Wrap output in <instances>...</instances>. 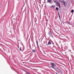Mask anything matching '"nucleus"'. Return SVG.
<instances>
[{
  "mask_svg": "<svg viewBox=\"0 0 74 74\" xmlns=\"http://www.w3.org/2000/svg\"><path fill=\"white\" fill-rule=\"evenodd\" d=\"M51 42H52V44L53 45H54V43L52 41H51L50 40H49L48 43L47 44V43H46V45H51L52 44V43Z\"/></svg>",
  "mask_w": 74,
  "mask_h": 74,
  "instance_id": "1",
  "label": "nucleus"
},
{
  "mask_svg": "<svg viewBox=\"0 0 74 74\" xmlns=\"http://www.w3.org/2000/svg\"><path fill=\"white\" fill-rule=\"evenodd\" d=\"M50 64H51V66H56V64H55L53 63H52V62Z\"/></svg>",
  "mask_w": 74,
  "mask_h": 74,
  "instance_id": "2",
  "label": "nucleus"
},
{
  "mask_svg": "<svg viewBox=\"0 0 74 74\" xmlns=\"http://www.w3.org/2000/svg\"><path fill=\"white\" fill-rule=\"evenodd\" d=\"M56 4H58L59 7V8H60V3L59 2H56Z\"/></svg>",
  "mask_w": 74,
  "mask_h": 74,
  "instance_id": "3",
  "label": "nucleus"
},
{
  "mask_svg": "<svg viewBox=\"0 0 74 74\" xmlns=\"http://www.w3.org/2000/svg\"><path fill=\"white\" fill-rule=\"evenodd\" d=\"M63 4H64V7H66V2L64 1H62Z\"/></svg>",
  "mask_w": 74,
  "mask_h": 74,
  "instance_id": "4",
  "label": "nucleus"
},
{
  "mask_svg": "<svg viewBox=\"0 0 74 74\" xmlns=\"http://www.w3.org/2000/svg\"><path fill=\"white\" fill-rule=\"evenodd\" d=\"M52 2V0H48L47 2L49 3H51Z\"/></svg>",
  "mask_w": 74,
  "mask_h": 74,
  "instance_id": "5",
  "label": "nucleus"
},
{
  "mask_svg": "<svg viewBox=\"0 0 74 74\" xmlns=\"http://www.w3.org/2000/svg\"><path fill=\"white\" fill-rule=\"evenodd\" d=\"M32 52H33V53H36V50H32Z\"/></svg>",
  "mask_w": 74,
  "mask_h": 74,
  "instance_id": "6",
  "label": "nucleus"
},
{
  "mask_svg": "<svg viewBox=\"0 0 74 74\" xmlns=\"http://www.w3.org/2000/svg\"><path fill=\"white\" fill-rule=\"evenodd\" d=\"M50 67H51V68H52L53 69H56V68H55V67L53 66H50Z\"/></svg>",
  "mask_w": 74,
  "mask_h": 74,
  "instance_id": "7",
  "label": "nucleus"
},
{
  "mask_svg": "<svg viewBox=\"0 0 74 74\" xmlns=\"http://www.w3.org/2000/svg\"><path fill=\"white\" fill-rule=\"evenodd\" d=\"M36 42L37 47H38V42L37 41H36Z\"/></svg>",
  "mask_w": 74,
  "mask_h": 74,
  "instance_id": "8",
  "label": "nucleus"
},
{
  "mask_svg": "<svg viewBox=\"0 0 74 74\" xmlns=\"http://www.w3.org/2000/svg\"><path fill=\"white\" fill-rule=\"evenodd\" d=\"M58 15H59V18L60 19H60V14H59V12L58 13Z\"/></svg>",
  "mask_w": 74,
  "mask_h": 74,
  "instance_id": "9",
  "label": "nucleus"
},
{
  "mask_svg": "<svg viewBox=\"0 0 74 74\" xmlns=\"http://www.w3.org/2000/svg\"><path fill=\"white\" fill-rule=\"evenodd\" d=\"M49 34L50 36L51 34H52V33L51 32H49V33H48Z\"/></svg>",
  "mask_w": 74,
  "mask_h": 74,
  "instance_id": "10",
  "label": "nucleus"
},
{
  "mask_svg": "<svg viewBox=\"0 0 74 74\" xmlns=\"http://www.w3.org/2000/svg\"><path fill=\"white\" fill-rule=\"evenodd\" d=\"M68 23V24H69V25H72V24H71V23H70V22H68V23Z\"/></svg>",
  "mask_w": 74,
  "mask_h": 74,
  "instance_id": "11",
  "label": "nucleus"
},
{
  "mask_svg": "<svg viewBox=\"0 0 74 74\" xmlns=\"http://www.w3.org/2000/svg\"><path fill=\"white\" fill-rule=\"evenodd\" d=\"M56 69H57L58 71H60V69L58 67H57V69L56 68Z\"/></svg>",
  "mask_w": 74,
  "mask_h": 74,
  "instance_id": "12",
  "label": "nucleus"
},
{
  "mask_svg": "<svg viewBox=\"0 0 74 74\" xmlns=\"http://www.w3.org/2000/svg\"><path fill=\"white\" fill-rule=\"evenodd\" d=\"M71 13H73V12H74V10H71Z\"/></svg>",
  "mask_w": 74,
  "mask_h": 74,
  "instance_id": "13",
  "label": "nucleus"
},
{
  "mask_svg": "<svg viewBox=\"0 0 74 74\" xmlns=\"http://www.w3.org/2000/svg\"><path fill=\"white\" fill-rule=\"evenodd\" d=\"M56 10H57V11H58V10H59V8L58 7H56Z\"/></svg>",
  "mask_w": 74,
  "mask_h": 74,
  "instance_id": "14",
  "label": "nucleus"
},
{
  "mask_svg": "<svg viewBox=\"0 0 74 74\" xmlns=\"http://www.w3.org/2000/svg\"><path fill=\"white\" fill-rule=\"evenodd\" d=\"M50 36H51V37H52V38H53V35H52V34H51V35Z\"/></svg>",
  "mask_w": 74,
  "mask_h": 74,
  "instance_id": "15",
  "label": "nucleus"
},
{
  "mask_svg": "<svg viewBox=\"0 0 74 74\" xmlns=\"http://www.w3.org/2000/svg\"><path fill=\"white\" fill-rule=\"evenodd\" d=\"M20 51H22V49L21 48V47H20L19 49Z\"/></svg>",
  "mask_w": 74,
  "mask_h": 74,
  "instance_id": "16",
  "label": "nucleus"
},
{
  "mask_svg": "<svg viewBox=\"0 0 74 74\" xmlns=\"http://www.w3.org/2000/svg\"><path fill=\"white\" fill-rule=\"evenodd\" d=\"M51 7H52V8H54V7H55V6L53 5H52Z\"/></svg>",
  "mask_w": 74,
  "mask_h": 74,
  "instance_id": "17",
  "label": "nucleus"
},
{
  "mask_svg": "<svg viewBox=\"0 0 74 74\" xmlns=\"http://www.w3.org/2000/svg\"><path fill=\"white\" fill-rule=\"evenodd\" d=\"M54 3H56V0H54Z\"/></svg>",
  "mask_w": 74,
  "mask_h": 74,
  "instance_id": "18",
  "label": "nucleus"
},
{
  "mask_svg": "<svg viewBox=\"0 0 74 74\" xmlns=\"http://www.w3.org/2000/svg\"><path fill=\"white\" fill-rule=\"evenodd\" d=\"M33 46H34V45L33 44H32V47H33Z\"/></svg>",
  "mask_w": 74,
  "mask_h": 74,
  "instance_id": "19",
  "label": "nucleus"
},
{
  "mask_svg": "<svg viewBox=\"0 0 74 74\" xmlns=\"http://www.w3.org/2000/svg\"><path fill=\"white\" fill-rule=\"evenodd\" d=\"M69 29H71L70 27H69Z\"/></svg>",
  "mask_w": 74,
  "mask_h": 74,
  "instance_id": "20",
  "label": "nucleus"
},
{
  "mask_svg": "<svg viewBox=\"0 0 74 74\" xmlns=\"http://www.w3.org/2000/svg\"><path fill=\"white\" fill-rule=\"evenodd\" d=\"M45 53V54H46V53Z\"/></svg>",
  "mask_w": 74,
  "mask_h": 74,
  "instance_id": "21",
  "label": "nucleus"
},
{
  "mask_svg": "<svg viewBox=\"0 0 74 74\" xmlns=\"http://www.w3.org/2000/svg\"><path fill=\"white\" fill-rule=\"evenodd\" d=\"M16 72H17V73H18V74H18V72H17V71H16Z\"/></svg>",
  "mask_w": 74,
  "mask_h": 74,
  "instance_id": "22",
  "label": "nucleus"
},
{
  "mask_svg": "<svg viewBox=\"0 0 74 74\" xmlns=\"http://www.w3.org/2000/svg\"><path fill=\"white\" fill-rule=\"evenodd\" d=\"M67 29H68V28H67Z\"/></svg>",
  "mask_w": 74,
  "mask_h": 74,
  "instance_id": "23",
  "label": "nucleus"
},
{
  "mask_svg": "<svg viewBox=\"0 0 74 74\" xmlns=\"http://www.w3.org/2000/svg\"><path fill=\"white\" fill-rule=\"evenodd\" d=\"M37 70H38V69H37Z\"/></svg>",
  "mask_w": 74,
  "mask_h": 74,
  "instance_id": "24",
  "label": "nucleus"
},
{
  "mask_svg": "<svg viewBox=\"0 0 74 74\" xmlns=\"http://www.w3.org/2000/svg\"><path fill=\"white\" fill-rule=\"evenodd\" d=\"M40 1V0H39Z\"/></svg>",
  "mask_w": 74,
  "mask_h": 74,
  "instance_id": "25",
  "label": "nucleus"
}]
</instances>
